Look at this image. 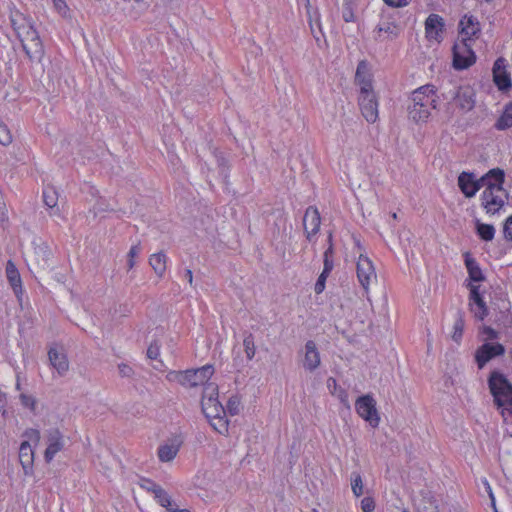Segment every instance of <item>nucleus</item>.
Listing matches in <instances>:
<instances>
[{"instance_id": "ddd939ff", "label": "nucleus", "mask_w": 512, "mask_h": 512, "mask_svg": "<svg viewBox=\"0 0 512 512\" xmlns=\"http://www.w3.org/2000/svg\"><path fill=\"white\" fill-rule=\"evenodd\" d=\"M47 448L44 452L46 462H51L55 455L65 446L64 436L58 428H50L46 431Z\"/></svg>"}, {"instance_id": "cd10ccee", "label": "nucleus", "mask_w": 512, "mask_h": 512, "mask_svg": "<svg viewBox=\"0 0 512 512\" xmlns=\"http://www.w3.org/2000/svg\"><path fill=\"white\" fill-rule=\"evenodd\" d=\"M43 202L51 210L50 215L58 214V193L54 187L48 186L43 190Z\"/></svg>"}, {"instance_id": "3c124183", "label": "nucleus", "mask_w": 512, "mask_h": 512, "mask_svg": "<svg viewBox=\"0 0 512 512\" xmlns=\"http://www.w3.org/2000/svg\"><path fill=\"white\" fill-rule=\"evenodd\" d=\"M8 220L7 208L3 199V194L0 191V222H6Z\"/></svg>"}, {"instance_id": "864d4df0", "label": "nucleus", "mask_w": 512, "mask_h": 512, "mask_svg": "<svg viewBox=\"0 0 512 512\" xmlns=\"http://www.w3.org/2000/svg\"><path fill=\"white\" fill-rule=\"evenodd\" d=\"M332 255H333V247H332V244H330L329 247L324 252V267H326V261H327L331 265V270L333 269V266H334L333 260H332Z\"/></svg>"}, {"instance_id": "de8ad7c7", "label": "nucleus", "mask_w": 512, "mask_h": 512, "mask_svg": "<svg viewBox=\"0 0 512 512\" xmlns=\"http://www.w3.org/2000/svg\"><path fill=\"white\" fill-rule=\"evenodd\" d=\"M140 486L141 488L149 491V492H152L153 494L155 493V490L156 489H159L161 486L157 485L156 483H154L153 481L149 480V479H141L140 480Z\"/></svg>"}, {"instance_id": "423d86ee", "label": "nucleus", "mask_w": 512, "mask_h": 512, "mask_svg": "<svg viewBox=\"0 0 512 512\" xmlns=\"http://www.w3.org/2000/svg\"><path fill=\"white\" fill-rule=\"evenodd\" d=\"M202 411L206 418L226 414V410L218 400V386L213 382L205 385L201 399Z\"/></svg>"}, {"instance_id": "4d7b16f0", "label": "nucleus", "mask_w": 512, "mask_h": 512, "mask_svg": "<svg viewBox=\"0 0 512 512\" xmlns=\"http://www.w3.org/2000/svg\"><path fill=\"white\" fill-rule=\"evenodd\" d=\"M483 483H484L485 488H486V491H487V493H488V495H489V497H490V499H491V501H492V504H493V505H495L494 495H493L492 489H491V487H490V485H489L488 481H487V480H484V481H483Z\"/></svg>"}, {"instance_id": "aec40b11", "label": "nucleus", "mask_w": 512, "mask_h": 512, "mask_svg": "<svg viewBox=\"0 0 512 512\" xmlns=\"http://www.w3.org/2000/svg\"><path fill=\"white\" fill-rule=\"evenodd\" d=\"M460 33L465 36L462 40L471 41L480 33V23L472 15H464L459 22Z\"/></svg>"}, {"instance_id": "20e7f679", "label": "nucleus", "mask_w": 512, "mask_h": 512, "mask_svg": "<svg viewBox=\"0 0 512 512\" xmlns=\"http://www.w3.org/2000/svg\"><path fill=\"white\" fill-rule=\"evenodd\" d=\"M27 440L23 441L19 448V461L24 470L25 475H29L33 469L34 463V450L31 447V443L35 445L39 444L41 435L37 429H27L24 434Z\"/></svg>"}, {"instance_id": "2eb2a0df", "label": "nucleus", "mask_w": 512, "mask_h": 512, "mask_svg": "<svg viewBox=\"0 0 512 512\" xmlns=\"http://www.w3.org/2000/svg\"><path fill=\"white\" fill-rule=\"evenodd\" d=\"M51 255V249L46 243L35 245L28 259L30 267L37 271L46 270L49 267Z\"/></svg>"}, {"instance_id": "a211bd4d", "label": "nucleus", "mask_w": 512, "mask_h": 512, "mask_svg": "<svg viewBox=\"0 0 512 512\" xmlns=\"http://www.w3.org/2000/svg\"><path fill=\"white\" fill-rule=\"evenodd\" d=\"M321 224V217L318 209L314 206H309L303 217V227L306 232V237L308 240L311 239V236L318 233Z\"/></svg>"}, {"instance_id": "e433bc0d", "label": "nucleus", "mask_w": 512, "mask_h": 512, "mask_svg": "<svg viewBox=\"0 0 512 512\" xmlns=\"http://www.w3.org/2000/svg\"><path fill=\"white\" fill-rule=\"evenodd\" d=\"M306 8H307L308 16H309V23H310L311 31L314 34V37L317 40H319V37L316 36V30L318 29L319 32H320L321 31V26H320L319 18H318V15H317L316 11H314L315 20H313L312 7L310 5V0H306Z\"/></svg>"}, {"instance_id": "f3484780", "label": "nucleus", "mask_w": 512, "mask_h": 512, "mask_svg": "<svg viewBox=\"0 0 512 512\" xmlns=\"http://www.w3.org/2000/svg\"><path fill=\"white\" fill-rule=\"evenodd\" d=\"M467 287L470 290L469 305L475 318L483 320L488 314V308L479 292V286L469 283Z\"/></svg>"}, {"instance_id": "c756f323", "label": "nucleus", "mask_w": 512, "mask_h": 512, "mask_svg": "<svg viewBox=\"0 0 512 512\" xmlns=\"http://www.w3.org/2000/svg\"><path fill=\"white\" fill-rule=\"evenodd\" d=\"M179 451V444H164L158 449V457L162 462L173 460Z\"/></svg>"}, {"instance_id": "f03ea898", "label": "nucleus", "mask_w": 512, "mask_h": 512, "mask_svg": "<svg viewBox=\"0 0 512 512\" xmlns=\"http://www.w3.org/2000/svg\"><path fill=\"white\" fill-rule=\"evenodd\" d=\"M412 104L408 107V115L416 123L426 122L431 110L436 108L437 96L433 85H424L414 90Z\"/></svg>"}, {"instance_id": "9b49d317", "label": "nucleus", "mask_w": 512, "mask_h": 512, "mask_svg": "<svg viewBox=\"0 0 512 512\" xmlns=\"http://www.w3.org/2000/svg\"><path fill=\"white\" fill-rule=\"evenodd\" d=\"M502 184L503 182L495 183V185L489 184L482 192V205L487 213L494 214L504 205V200L496 194L503 191Z\"/></svg>"}, {"instance_id": "c03bdc74", "label": "nucleus", "mask_w": 512, "mask_h": 512, "mask_svg": "<svg viewBox=\"0 0 512 512\" xmlns=\"http://www.w3.org/2000/svg\"><path fill=\"white\" fill-rule=\"evenodd\" d=\"M20 401L24 407L29 408L31 411L35 410L36 400L33 396L22 393L20 395Z\"/></svg>"}, {"instance_id": "7ed1b4c3", "label": "nucleus", "mask_w": 512, "mask_h": 512, "mask_svg": "<svg viewBox=\"0 0 512 512\" xmlns=\"http://www.w3.org/2000/svg\"><path fill=\"white\" fill-rule=\"evenodd\" d=\"M488 386L494 398V403L501 408V414H512V384L507 377L498 372L492 371L488 378Z\"/></svg>"}, {"instance_id": "c9c22d12", "label": "nucleus", "mask_w": 512, "mask_h": 512, "mask_svg": "<svg viewBox=\"0 0 512 512\" xmlns=\"http://www.w3.org/2000/svg\"><path fill=\"white\" fill-rule=\"evenodd\" d=\"M244 351L248 360H252L256 353L254 337L251 333L247 334L243 340Z\"/></svg>"}, {"instance_id": "393cba45", "label": "nucleus", "mask_w": 512, "mask_h": 512, "mask_svg": "<svg viewBox=\"0 0 512 512\" xmlns=\"http://www.w3.org/2000/svg\"><path fill=\"white\" fill-rule=\"evenodd\" d=\"M465 266L467 268L469 279L473 282H482L485 276L476 260L470 256L469 252L465 253Z\"/></svg>"}, {"instance_id": "b1692460", "label": "nucleus", "mask_w": 512, "mask_h": 512, "mask_svg": "<svg viewBox=\"0 0 512 512\" xmlns=\"http://www.w3.org/2000/svg\"><path fill=\"white\" fill-rule=\"evenodd\" d=\"M378 40H393L399 34L400 28L395 22L382 21L375 29Z\"/></svg>"}, {"instance_id": "72a5a7b5", "label": "nucleus", "mask_w": 512, "mask_h": 512, "mask_svg": "<svg viewBox=\"0 0 512 512\" xmlns=\"http://www.w3.org/2000/svg\"><path fill=\"white\" fill-rule=\"evenodd\" d=\"M225 416L226 414L207 418L211 426L220 434H224L228 431V421Z\"/></svg>"}, {"instance_id": "f704fd0d", "label": "nucleus", "mask_w": 512, "mask_h": 512, "mask_svg": "<svg viewBox=\"0 0 512 512\" xmlns=\"http://www.w3.org/2000/svg\"><path fill=\"white\" fill-rule=\"evenodd\" d=\"M330 272H331V265H330V263H328L326 261V267L323 268L322 273L319 275L317 282L315 283L314 290H315L316 294H320L324 291L326 279H327L328 275L330 274Z\"/></svg>"}, {"instance_id": "9d476101", "label": "nucleus", "mask_w": 512, "mask_h": 512, "mask_svg": "<svg viewBox=\"0 0 512 512\" xmlns=\"http://www.w3.org/2000/svg\"><path fill=\"white\" fill-rule=\"evenodd\" d=\"M355 409L360 417L369 422L372 427H377L380 417L376 409V401L370 395L359 397L355 402Z\"/></svg>"}, {"instance_id": "5fc2aeb1", "label": "nucleus", "mask_w": 512, "mask_h": 512, "mask_svg": "<svg viewBox=\"0 0 512 512\" xmlns=\"http://www.w3.org/2000/svg\"><path fill=\"white\" fill-rule=\"evenodd\" d=\"M384 2L392 7H403L408 4V0H384Z\"/></svg>"}, {"instance_id": "a18cd8bd", "label": "nucleus", "mask_w": 512, "mask_h": 512, "mask_svg": "<svg viewBox=\"0 0 512 512\" xmlns=\"http://www.w3.org/2000/svg\"><path fill=\"white\" fill-rule=\"evenodd\" d=\"M55 10L63 17L68 16L69 8L65 0H52Z\"/></svg>"}, {"instance_id": "4be33fe9", "label": "nucleus", "mask_w": 512, "mask_h": 512, "mask_svg": "<svg viewBox=\"0 0 512 512\" xmlns=\"http://www.w3.org/2000/svg\"><path fill=\"white\" fill-rule=\"evenodd\" d=\"M494 82L500 90H505L511 87V79L505 70L504 61L497 59L493 66Z\"/></svg>"}, {"instance_id": "e2e57ef3", "label": "nucleus", "mask_w": 512, "mask_h": 512, "mask_svg": "<svg viewBox=\"0 0 512 512\" xmlns=\"http://www.w3.org/2000/svg\"><path fill=\"white\" fill-rule=\"evenodd\" d=\"M327 385H328V387H329V388H330L331 386L336 387L337 382H336V380H335L334 378L330 377V378H328V380H327Z\"/></svg>"}, {"instance_id": "4c0bfd02", "label": "nucleus", "mask_w": 512, "mask_h": 512, "mask_svg": "<svg viewBox=\"0 0 512 512\" xmlns=\"http://www.w3.org/2000/svg\"><path fill=\"white\" fill-rule=\"evenodd\" d=\"M354 0H343L342 5V18L345 22H353L354 21Z\"/></svg>"}, {"instance_id": "1a4fd4ad", "label": "nucleus", "mask_w": 512, "mask_h": 512, "mask_svg": "<svg viewBox=\"0 0 512 512\" xmlns=\"http://www.w3.org/2000/svg\"><path fill=\"white\" fill-rule=\"evenodd\" d=\"M476 61L475 53L467 40H461L453 46V67L463 70L470 67Z\"/></svg>"}, {"instance_id": "8fccbe9b", "label": "nucleus", "mask_w": 512, "mask_h": 512, "mask_svg": "<svg viewBox=\"0 0 512 512\" xmlns=\"http://www.w3.org/2000/svg\"><path fill=\"white\" fill-rule=\"evenodd\" d=\"M503 231L505 238L508 240H512V215L506 219Z\"/></svg>"}, {"instance_id": "49530a36", "label": "nucleus", "mask_w": 512, "mask_h": 512, "mask_svg": "<svg viewBox=\"0 0 512 512\" xmlns=\"http://www.w3.org/2000/svg\"><path fill=\"white\" fill-rule=\"evenodd\" d=\"M361 509L363 512H372L375 509V501L372 497H365L361 501Z\"/></svg>"}, {"instance_id": "13d9d810", "label": "nucleus", "mask_w": 512, "mask_h": 512, "mask_svg": "<svg viewBox=\"0 0 512 512\" xmlns=\"http://www.w3.org/2000/svg\"><path fill=\"white\" fill-rule=\"evenodd\" d=\"M472 183H473V173H468L467 178L464 179V184L467 187V189L472 188Z\"/></svg>"}, {"instance_id": "bf43d9fd", "label": "nucleus", "mask_w": 512, "mask_h": 512, "mask_svg": "<svg viewBox=\"0 0 512 512\" xmlns=\"http://www.w3.org/2000/svg\"><path fill=\"white\" fill-rule=\"evenodd\" d=\"M185 278L188 280L189 284L193 285V273L191 269L185 270Z\"/></svg>"}, {"instance_id": "a19ab883", "label": "nucleus", "mask_w": 512, "mask_h": 512, "mask_svg": "<svg viewBox=\"0 0 512 512\" xmlns=\"http://www.w3.org/2000/svg\"><path fill=\"white\" fill-rule=\"evenodd\" d=\"M230 415H237L240 411V399L238 396H231L227 402L226 409Z\"/></svg>"}, {"instance_id": "412c9836", "label": "nucleus", "mask_w": 512, "mask_h": 512, "mask_svg": "<svg viewBox=\"0 0 512 512\" xmlns=\"http://www.w3.org/2000/svg\"><path fill=\"white\" fill-rule=\"evenodd\" d=\"M355 83L360 87V91H368L373 89L372 85V74L368 63L366 61H360L358 63L355 73Z\"/></svg>"}, {"instance_id": "052dcab7", "label": "nucleus", "mask_w": 512, "mask_h": 512, "mask_svg": "<svg viewBox=\"0 0 512 512\" xmlns=\"http://www.w3.org/2000/svg\"><path fill=\"white\" fill-rule=\"evenodd\" d=\"M95 209L98 211V212H101V211H108V210H113V208H109L108 206H105L103 207L101 203H97V205L95 206Z\"/></svg>"}, {"instance_id": "603ef678", "label": "nucleus", "mask_w": 512, "mask_h": 512, "mask_svg": "<svg viewBox=\"0 0 512 512\" xmlns=\"http://www.w3.org/2000/svg\"><path fill=\"white\" fill-rule=\"evenodd\" d=\"M119 374L122 377H131L133 375V369L127 364L121 363L118 365Z\"/></svg>"}, {"instance_id": "f8f14e48", "label": "nucleus", "mask_w": 512, "mask_h": 512, "mask_svg": "<svg viewBox=\"0 0 512 512\" xmlns=\"http://www.w3.org/2000/svg\"><path fill=\"white\" fill-rule=\"evenodd\" d=\"M356 268L358 281L367 292L371 282L376 279V272L372 261L367 256L360 254Z\"/></svg>"}, {"instance_id": "5701e85b", "label": "nucleus", "mask_w": 512, "mask_h": 512, "mask_svg": "<svg viewBox=\"0 0 512 512\" xmlns=\"http://www.w3.org/2000/svg\"><path fill=\"white\" fill-rule=\"evenodd\" d=\"M51 365L60 375H64L69 369V362L64 352L51 348L48 352Z\"/></svg>"}, {"instance_id": "79ce46f5", "label": "nucleus", "mask_w": 512, "mask_h": 512, "mask_svg": "<svg viewBox=\"0 0 512 512\" xmlns=\"http://www.w3.org/2000/svg\"><path fill=\"white\" fill-rule=\"evenodd\" d=\"M141 251V246L140 244H136V245H133L129 252H128V260H127V266H128V269L131 270L133 269V267L135 266V258L138 256V254L140 253Z\"/></svg>"}, {"instance_id": "6e6552de", "label": "nucleus", "mask_w": 512, "mask_h": 512, "mask_svg": "<svg viewBox=\"0 0 512 512\" xmlns=\"http://www.w3.org/2000/svg\"><path fill=\"white\" fill-rule=\"evenodd\" d=\"M358 105L362 116L369 123H375L378 120V97L374 90L360 91L358 96Z\"/></svg>"}, {"instance_id": "37998d69", "label": "nucleus", "mask_w": 512, "mask_h": 512, "mask_svg": "<svg viewBox=\"0 0 512 512\" xmlns=\"http://www.w3.org/2000/svg\"><path fill=\"white\" fill-rule=\"evenodd\" d=\"M12 141V135L7 125L3 122H0V143L2 145H8Z\"/></svg>"}, {"instance_id": "ea45409f", "label": "nucleus", "mask_w": 512, "mask_h": 512, "mask_svg": "<svg viewBox=\"0 0 512 512\" xmlns=\"http://www.w3.org/2000/svg\"><path fill=\"white\" fill-rule=\"evenodd\" d=\"M454 332L452 338L454 341L459 342L462 338L463 329H464V319L461 312H458V317L453 326Z\"/></svg>"}, {"instance_id": "09e8293b", "label": "nucleus", "mask_w": 512, "mask_h": 512, "mask_svg": "<svg viewBox=\"0 0 512 512\" xmlns=\"http://www.w3.org/2000/svg\"><path fill=\"white\" fill-rule=\"evenodd\" d=\"M159 356V345L154 342L151 343L147 349V357L151 360H156Z\"/></svg>"}, {"instance_id": "69168bd1", "label": "nucleus", "mask_w": 512, "mask_h": 512, "mask_svg": "<svg viewBox=\"0 0 512 512\" xmlns=\"http://www.w3.org/2000/svg\"><path fill=\"white\" fill-rule=\"evenodd\" d=\"M134 2H136L138 4L143 3V4H145L146 7H148L149 3H150L149 0H134Z\"/></svg>"}, {"instance_id": "c85d7f7f", "label": "nucleus", "mask_w": 512, "mask_h": 512, "mask_svg": "<svg viewBox=\"0 0 512 512\" xmlns=\"http://www.w3.org/2000/svg\"><path fill=\"white\" fill-rule=\"evenodd\" d=\"M458 105L466 111H470L475 104L473 93L469 89H462L457 93L456 97Z\"/></svg>"}, {"instance_id": "39448f33", "label": "nucleus", "mask_w": 512, "mask_h": 512, "mask_svg": "<svg viewBox=\"0 0 512 512\" xmlns=\"http://www.w3.org/2000/svg\"><path fill=\"white\" fill-rule=\"evenodd\" d=\"M214 373L212 365H204L198 369L186 370L176 373L175 380L186 388L207 385Z\"/></svg>"}, {"instance_id": "6e6d98bb", "label": "nucleus", "mask_w": 512, "mask_h": 512, "mask_svg": "<svg viewBox=\"0 0 512 512\" xmlns=\"http://www.w3.org/2000/svg\"><path fill=\"white\" fill-rule=\"evenodd\" d=\"M484 333L487 335L488 339H490V340H494L498 336L497 332L491 327H485Z\"/></svg>"}, {"instance_id": "680f3d73", "label": "nucleus", "mask_w": 512, "mask_h": 512, "mask_svg": "<svg viewBox=\"0 0 512 512\" xmlns=\"http://www.w3.org/2000/svg\"><path fill=\"white\" fill-rule=\"evenodd\" d=\"M429 503L434 510H437V501L434 500L432 496H429Z\"/></svg>"}, {"instance_id": "4468645a", "label": "nucleus", "mask_w": 512, "mask_h": 512, "mask_svg": "<svg viewBox=\"0 0 512 512\" xmlns=\"http://www.w3.org/2000/svg\"><path fill=\"white\" fill-rule=\"evenodd\" d=\"M505 353L500 343H484L475 353V360L479 369H482L490 360Z\"/></svg>"}, {"instance_id": "f257e3e1", "label": "nucleus", "mask_w": 512, "mask_h": 512, "mask_svg": "<svg viewBox=\"0 0 512 512\" xmlns=\"http://www.w3.org/2000/svg\"><path fill=\"white\" fill-rule=\"evenodd\" d=\"M10 22L27 57L32 62H40L44 56V48L39 34L33 27L30 19L19 11H11Z\"/></svg>"}, {"instance_id": "0eeeda50", "label": "nucleus", "mask_w": 512, "mask_h": 512, "mask_svg": "<svg viewBox=\"0 0 512 512\" xmlns=\"http://www.w3.org/2000/svg\"><path fill=\"white\" fill-rule=\"evenodd\" d=\"M467 176H468L467 172H462L458 177V185H459V188L461 189L462 193L467 198H471L481 188H483V187L486 188V187H488L489 184H491L489 182V178H496V180L498 182H504L505 174L502 169L494 168V169L489 170L485 175H483L479 179H475V177L473 176V183H472L471 189H467V187L464 184V179L467 178Z\"/></svg>"}, {"instance_id": "bb28decb", "label": "nucleus", "mask_w": 512, "mask_h": 512, "mask_svg": "<svg viewBox=\"0 0 512 512\" xmlns=\"http://www.w3.org/2000/svg\"><path fill=\"white\" fill-rule=\"evenodd\" d=\"M6 275H7V279L9 281L10 285L12 286L15 294L18 295L19 293H21L22 285H21L20 274L12 261L7 262Z\"/></svg>"}, {"instance_id": "7c9ffc66", "label": "nucleus", "mask_w": 512, "mask_h": 512, "mask_svg": "<svg viewBox=\"0 0 512 512\" xmlns=\"http://www.w3.org/2000/svg\"><path fill=\"white\" fill-rule=\"evenodd\" d=\"M495 127L498 130H505L512 127V102L506 105L505 110L497 120Z\"/></svg>"}, {"instance_id": "473e14b6", "label": "nucleus", "mask_w": 512, "mask_h": 512, "mask_svg": "<svg viewBox=\"0 0 512 512\" xmlns=\"http://www.w3.org/2000/svg\"><path fill=\"white\" fill-rule=\"evenodd\" d=\"M154 497L161 506L166 508V512L170 511L175 505L171 497L162 487L155 490Z\"/></svg>"}, {"instance_id": "338daca9", "label": "nucleus", "mask_w": 512, "mask_h": 512, "mask_svg": "<svg viewBox=\"0 0 512 512\" xmlns=\"http://www.w3.org/2000/svg\"><path fill=\"white\" fill-rule=\"evenodd\" d=\"M489 182H490L492 185H495V183H498V181L496 180V178H489Z\"/></svg>"}, {"instance_id": "0e129e2a", "label": "nucleus", "mask_w": 512, "mask_h": 512, "mask_svg": "<svg viewBox=\"0 0 512 512\" xmlns=\"http://www.w3.org/2000/svg\"><path fill=\"white\" fill-rule=\"evenodd\" d=\"M168 512H190V511L187 509H179L177 505H174V507Z\"/></svg>"}, {"instance_id": "58836bf2", "label": "nucleus", "mask_w": 512, "mask_h": 512, "mask_svg": "<svg viewBox=\"0 0 512 512\" xmlns=\"http://www.w3.org/2000/svg\"><path fill=\"white\" fill-rule=\"evenodd\" d=\"M351 488L352 492L356 497H360L363 494V482L362 477L359 473H352L351 477Z\"/></svg>"}, {"instance_id": "6ab92c4d", "label": "nucleus", "mask_w": 512, "mask_h": 512, "mask_svg": "<svg viewBox=\"0 0 512 512\" xmlns=\"http://www.w3.org/2000/svg\"><path fill=\"white\" fill-rule=\"evenodd\" d=\"M320 353L314 341L309 340L305 344L303 367L309 372L315 371L320 366Z\"/></svg>"}, {"instance_id": "2f4dec72", "label": "nucleus", "mask_w": 512, "mask_h": 512, "mask_svg": "<svg viewBox=\"0 0 512 512\" xmlns=\"http://www.w3.org/2000/svg\"><path fill=\"white\" fill-rule=\"evenodd\" d=\"M476 230L479 237L484 241H491L494 238L495 228L491 224H484L477 220Z\"/></svg>"}, {"instance_id": "dca6fc26", "label": "nucleus", "mask_w": 512, "mask_h": 512, "mask_svg": "<svg viewBox=\"0 0 512 512\" xmlns=\"http://www.w3.org/2000/svg\"><path fill=\"white\" fill-rule=\"evenodd\" d=\"M424 26L427 40L438 43L442 41L445 30V21L442 16L434 13L430 14L426 18Z\"/></svg>"}, {"instance_id": "774afa93", "label": "nucleus", "mask_w": 512, "mask_h": 512, "mask_svg": "<svg viewBox=\"0 0 512 512\" xmlns=\"http://www.w3.org/2000/svg\"><path fill=\"white\" fill-rule=\"evenodd\" d=\"M16 389H17V390H20V389H21V384H20L19 380H18V381H17V383H16Z\"/></svg>"}, {"instance_id": "a878e982", "label": "nucleus", "mask_w": 512, "mask_h": 512, "mask_svg": "<svg viewBox=\"0 0 512 512\" xmlns=\"http://www.w3.org/2000/svg\"><path fill=\"white\" fill-rule=\"evenodd\" d=\"M167 257L163 252L154 253L149 258V265L159 278H162L166 272Z\"/></svg>"}]
</instances>
